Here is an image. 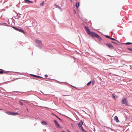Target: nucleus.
Returning <instances> with one entry per match:
<instances>
[{"mask_svg": "<svg viewBox=\"0 0 132 132\" xmlns=\"http://www.w3.org/2000/svg\"><path fill=\"white\" fill-rule=\"evenodd\" d=\"M106 45H107L111 49H113L114 47L113 46L110 44H106Z\"/></svg>", "mask_w": 132, "mask_h": 132, "instance_id": "6", "label": "nucleus"}, {"mask_svg": "<svg viewBox=\"0 0 132 132\" xmlns=\"http://www.w3.org/2000/svg\"><path fill=\"white\" fill-rule=\"evenodd\" d=\"M27 109V111H28V109Z\"/></svg>", "mask_w": 132, "mask_h": 132, "instance_id": "31", "label": "nucleus"}, {"mask_svg": "<svg viewBox=\"0 0 132 132\" xmlns=\"http://www.w3.org/2000/svg\"><path fill=\"white\" fill-rule=\"evenodd\" d=\"M40 5L41 6L44 5V2H43L41 3L40 4Z\"/></svg>", "mask_w": 132, "mask_h": 132, "instance_id": "18", "label": "nucleus"}, {"mask_svg": "<svg viewBox=\"0 0 132 132\" xmlns=\"http://www.w3.org/2000/svg\"><path fill=\"white\" fill-rule=\"evenodd\" d=\"M13 28L15 30L20 32H21L24 33V32L23 30L22 29H18L16 28L15 27H13Z\"/></svg>", "mask_w": 132, "mask_h": 132, "instance_id": "5", "label": "nucleus"}, {"mask_svg": "<svg viewBox=\"0 0 132 132\" xmlns=\"http://www.w3.org/2000/svg\"><path fill=\"white\" fill-rule=\"evenodd\" d=\"M55 6L56 7H59L57 5H56L55 4Z\"/></svg>", "mask_w": 132, "mask_h": 132, "instance_id": "26", "label": "nucleus"}, {"mask_svg": "<svg viewBox=\"0 0 132 132\" xmlns=\"http://www.w3.org/2000/svg\"><path fill=\"white\" fill-rule=\"evenodd\" d=\"M111 43H113L114 44L117 45V44L115 42H113V41H111Z\"/></svg>", "mask_w": 132, "mask_h": 132, "instance_id": "24", "label": "nucleus"}, {"mask_svg": "<svg viewBox=\"0 0 132 132\" xmlns=\"http://www.w3.org/2000/svg\"><path fill=\"white\" fill-rule=\"evenodd\" d=\"M36 42V43L39 44V45H41L42 44V42L40 40L37 39Z\"/></svg>", "mask_w": 132, "mask_h": 132, "instance_id": "7", "label": "nucleus"}, {"mask_svg": "<svg viewBox=\"0 0 132 132\" xmlns=\"http://www.w3.org/2000/svg\"><path fill=\"white\" fill-rule=\"evenodd\" d=\"M53 121L55 123V125H56V126L59 127H60V125L59 124V123L57 122L56 121L54 120Z\"/></svg>", "mask_w": 132, "mask_h": 132, "instance_id": "8", "label": "nucleus"}, {"mask_svg": "<svg viewBox=\"0 0 132 132\" xmlns=\"http://www.w3.org/2000/svg\"><path fill=\"white\" fill-rule=\"evenodd\" d=\"M22 101H24V102H26L27 103H28V101H24V100H22Z\"/></svg>", "mask_w": 132, "mask_h": 132, "instance_id": "28", "label": "nucleus"}, {"mask_svg": "<svg viewBox=\"0 0 132 132\" xmlns=\"http://www.w3.org/2000/svg\"><path fill=\"white\" fill-rule=\"evenodd\" d=\"M30 75H31V76H33V77H37V78H43L42 77H41L37 76H36V75H35L31 74Z\"/></svg>", "mask_w": 132, "mask_h": 132, "instance_id": "11", "label": "nucleus"}, {"mask_svg": "<svg viewBox=\"0 0 132 132\" xmlns=\"http://www.w3.org/2000/svg\"><path fill=\"white\" fill-rule=\"evenodd\" d=\"M105 37H106L107 38H109V39H110V37L109 36H108V35H106L105 36Z\"/></svg>", "mask_w": 132, "mask_h": 132, "instance_id": "22", "label": "nucleus"}, {"mask_svg": "<svg viewBox=\"0 0 132 132\" xmlns=\"http://www.w3.org/2000/svg\"><path fill=\"white\" fill-rule=\"evenodd\" d=\"M96 38H97L99 40H101L102 39L98 35V36H97Z\"/></svg>", "mask_w": 132, "mask_h": 132, "instance_id": "14", "label": "nucleus"}, {"mask_svg": "<svg viewBox=\"0 0 132 132\" xmlns=\"http://www.w3.org/2000/svg\"><path fill=\"white\" fill-rule=\"evenodd\" d=\"M84 27L86 32L89 35L93 37L98 36V35L96 33L90 31L88 27L85 26Z\"/></svg>", "mask_w": 132, "mask_h": 132, "instance_id": "1", "label": "nucleus"}, {"mask_svg": "<svg viewBox=\"0 0 132 132\" xmlns=\"http://www.w3.org/2000/svg\"><path fill=\"white\" fill-rule=\"evenodd\" d=\"M127 101L126 98H124L122 100L121 103L122 104H124L125 105H127Z\"/></svg>", "mask_w": 132, "mask_h": 132, "instance_id": "4", "label": "nucleus"}, {"mask_svg": "<svg viewBox=\"0 0 132 132\" xmlns=\"http://www.w3.org/2000/svg\"><path fill=\"white\" fill-rule=\"evenodd\" d=\"M5 113L11 115H16L18 114L17 112H13L10 111H6Z\"/></svg>", "mask_w": 132, "mask_h": 132, "instance_id": "3", "label": "nucleus"}, {"mask_svg": "<svg viewBox=\"0 0 132 132\" xmlns=\"http://www.w3.org/2000/svg\"><path fill=\"white\" fill-rule=\"evenodd\" d=\"M62 132H64V131H63Z\"/></svg>", "mask_w": 132, "mask_h": 132, "instance_id": "33", "label": "nucleus"}, {"mask_svg": "<svg viewBox=\"0 0 132 132\" xmlns=\"http://www.w3.org/2000/svg\"><path fill=\"white\" fill-rule=\"evenodd\" d=\"M19 102L20 103V104H21V105H23V103L21 101H19Z\"/></svg>", "mask_w": 132, "mask_h": 132, "instance_id": "23", "label": "nucleus"}, {"mask_svg": "<svg viewBox=\"0 0 132 132\" xmlns=\"http://www.w3.org/2000/svg\"><path fill=\"white\" fill-rule=\"evenodd\" d=\"M114 120L116 121L117 122H118L119 120L118 119V117L117 116H115L114 117Z\"/></svg>", "mask_w": 132, "mask_h": 132, "instance_id": "10", "label": "nucleus"}, {"mask_svg": "<svg viewBox=\"0 0 132 132\" xmlns=\"http://www.w3.org/2000/svg\"><path fill=\"white\" fill-rule=\"evenodd\" d=\"M128 49L129 50H130L131 51H132V48H128Z\"/></svg>", "mask_w": 132, "mask_h": 132, "instance_id": "25", "label": "nucleus"}, {"mask_svg": "<svg viewBox=\"0 0 132 132\" xmlns=\"http://www.w3.org/2000/svg\"><path fill=\"white\" fill-rule=\"evenodd\" d=\"M125 44L126 45H128L132 44V43H130V42H127V43H126Z\"/></svg>", "mask_w": 132, "mask_h": 132, "instance_id": "16", "label": "nucleus"}, {"mask_svg": "<svg viewBox=\"0 0 132 132\" xmlns=\"http://www.w3.org/2000/svg\"><path fill=\"white\" fill-rule=\"evenodd\" d=\"M8 72H7L4 71L2 69H0V74H2L4 73H7Z\"/></svg>", "mask_w": 132, "mask_h": 132, "instance_id": "9", "label": "nucleus"}, {"mask_svg": "<svg viewBox=\"0 0 132 132\" xmlns=\"http://www.w3.org/2000/svg\"><path fill=\"white\" fill-rule=\"evenodd\" d=\"M112 97L114 98V99H115V96L113 94L112 95Z\"/></svg>", "mask_w": 132, "mask_h": 132, "instance_id": "21", "label": "nucleus"}, {"mask_svg": "<svg viewBox=\"0 0 132 132\" xmlns=\"http://www.w3.org/2000/svg\"><path fill=\"white\" fill-rule=\"evenodd\" d=\"M55 116L59 120H60L61 121H62L56 115H55Z\"/></svg>", "mask_w": 132, "mask_h": 132, "instance_id": "20", "label": "nucleus"}, {"mask_svg": "<svg viewBox=\"0 0 132 132\" xmlns=\"http://www.w3.org/2000/svg\"><path fill=\"white\" fill-rule=\"evenodd\" d=\"M91 81H89L87 84V86H89L90 85V84H91Z\"/></svg>", "mask_w": 132, "mask_h": 132, "instance_id": "17", "label": "nucleus"}, {"mask_svg": "<svg viewBox=\"0 0 132 132\" xmlns=\"http://www.w3.org/2000/svg\"><path fill=\"white\" fill-rule=\"evenodd\" d=\"M2 110V109H0V110Z\"/></svg>", "mask_w": 132, "mask_h": 132, "instance_id": "32", "label": "nucleus"}, {"mask_svg": "<svg viewBox=\"0 0 132 132\" xmlns=\"http://www.w3.org/2000/svg\"><path fill=\"white\" fill-rule=\"evenodd\" d=\"M41 123L43 125H47V123L46 122V121H44L43 120L42 121Z\"/></svg>", "mask_w": 132, "mask_h": 132, "instance_id": "12", "label": "nucleus"}, {"mask_svg": "<svg viewBox=\"0 0 132 132\" xmlns=\"http://www.w3.org/2000/svg\"><path fill=\"white\" fill-rule=\"evenodd\" d=\"M45 77H48V75H45Z\"/></svg>", "mask_w": 132, "mask_h": 132, "instance_id": "27", "label": "nucleus"}, {"mask_svg": "<svg viewBox=\"0 0 132 132\" xmlns=\"http://www.w3.org/2000/svg\"><path fill=\"white\" fill-rule=\"evenodd\" d=\"M79 3H78L76 4V6L77 8L79 7Z\"/></svg>", "mask_w": 132, "mask_h": 132, "instance_id": "15", "label": "nucleus"}, {"mask_svg": "<svg viewBox=\"0 0 132 132\" xmlns=\"http://www.w3.org/2000/svg\"><path fill=\"white\" fill-rule=\"evenodd\" d=\"M110 39L112 40H113L116 41H117V40L115 39H114L113 38H110Z\"/></svg>", "mask_w": 132, "mask_h": 132, "instance_id": "19", "label": "nucleus"}, {"mask_svg": "<svg viewBox=\"0 0 132 132\" xmlns=\"http://www.w3.org/2000/svg\"><path fill=\"white\" fill-rule=\"evenodd\" d=\"M25 1V2L27 3H32V2L31 1H29V0H24Z\"/></svg>", "mask_w": 132, "mask_h": 132, "instance_id": "13", "label": "nucleus"}, {"mask_svg": "<svg viewBox=\"0 0 132 132\" xmlns=\"http://www.w3.org/2000/svg\"><path fill=\"white\" fill-rule=\"evenodd\" d=\"M74 13L75 14H76V11H75L74 10Z\"/></svg>", "mask_w": 132, "mask_h": 132, "instance_id": "29", "label": "nucleus"}, {"mask_svg": "<svg viewBox=\"0 0 132 132\" xmlns=\"http://www.w3.org/2000/svg\"><path fill=\"white\" fill-rule=\"evenodd\" d=\"M83 123L82 121H81L80 122H79L78 125L79 128L81 129L82 131H83V132H87L85 130H84V129L82 127V125H83Z\"/></svg>", "mask_w": 132, "mask_h": 132, "instance_id": "2", "label": "nucleus"}, {"mask_svg": "<svg viewBox=\"0 0 132 132\" xmlns=\"http://www.w3.org/2000/svg\"><path fill=\"white\" fill-rule=\"evenodd\" d=\"M70 1H71V2H72V0H70Z\"/></svg>", "mask_w": 132, "mask_h": 132, "instance_id": "30", "label": "nucleus"}]
</instances>
